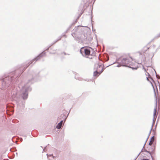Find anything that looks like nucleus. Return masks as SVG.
<instances>
[{"label": "nucleus", "instance_id": "nucleus-2", "mask_svg": "<svg viewBox=\"0 0 160 160\" xmlns=\"http://www.w3.org/2000/svg\"><path fill=\"white\" fill-rule=\"evenodd\" d=\"M133 60V59L131 57L128 56L122 58L121 63L122 64V66H126L128 64H130L131 62Z\"/></svg>", "mask_w": 160, "mask_h": 160}, {"label": "nucleus", "instance_id": "nucleus-8", "mask_svg": "<svg viewBox=\"0 0 160 160\" xmlns=\"http://www.w3.org/2000/svg\"><path fill=\"white\" fill-rule=\"evenodd\" d=\"M156 112V110L155 109V113Z\"/></svg>", "mask_w": 160, "mask_h": 160}, {"label": "nucleus", "instance_id": "nucleus-4", "mask_svg": "<svg viewBox=\"0 0 160 160\" xmlns=\"http://www.w3.org/2000/svg\"><path fill=\"white\" fill-rule=\"evenodd\" d=\"M103 68L102 66H99L98 71H96L94 72V76H98L102 72H103Z\"/></svg>", "mask_w": 160, "mask_h": 160}, {"label": "nucleus", "instance_id": "nucleus-6", "mask_svg": "<svg viewBox=\"0 0 160 160\" xmlns=\"http://www.w3.org/2000/svg\"><path fill=\"white\" fill-rule=\"evenodd\" d=\"M148 44L143 48L142 50L143 52H145V51H146L147 50H148L149 48V46H148Z\"/></svg>", "mask_w": 160, "mask_h": 160}, {"label": "nucleus", "instance_id": "nucleus-5", "mask_svg": "<svg viewBox=\"0 0 160 160\" xmlns=\"http://www.w3.org/2000/svg\"><path fill=\"white\" fill-rule=\"evenodd\" d=\"M154 141V136L152 137L150 139V142L148 145H154L153 143Z\"/></svg>", "mask_w": 160, "mask_h": 160}, {"label": "nucleus", "instance_id": "nucleus-1", "mask_svg": "<svg viewBox=\"0 0 160 160\" xmlns=\"http://www.w3.org/2000/svg\"><path fill=\"white\" fill-rule=\"evenodd\" d=\"M84 52L85 56L90 59L94 58L95 57V53H92V54H90V49L88 48H85L84 47L82 48L80 50L81 53L83 55V52Z\"/></svg>", "mask_w": 160, "mask_h": 160}, {"label": "nucleus", "instance_id": "nucleus-3", "mask_svg": "<svg viewBox=\"0 0 160 160\" xmlns=\"http://www.w3.org/2000/svg\"><path fill=\"white\" fill-rule=\"evenodd\" d=\"M155 150V146L154 145H148L147 147V149L145 151L148 152L150 154L153 153Z\"/></svg>", "mask_w": 160, "mask_h": 160}, {"label": "nucleus", "instance_id": "nucleus-7", "mask_svg": "<svg viewBox=\"0 0 160 160\" xmlns=\"http://www.w3.org/2000/svg\"><path fill=\"white\" fill-rule=\"evenodd\" d=\"M62 121H61L60 123H59L57 126H56V128L58 129H60L61 128V127L62 126Z\"/></svg>", "mask_w": 160, "mask_h": 160}, {"label": "nucleus", "instance_id": "nucleus-9", "mask_svg": "<svg viewBox=\"0 0 160 160\" xmlns=\"http://www.w3.org/2000/svg\"><path fill=\"white\" fill-rule=\"evenodd\" d=\"M147 79L148 80V78H147Z\"/></svg>", "mask_w": 160, "mask_h": 160}]
</instances>
